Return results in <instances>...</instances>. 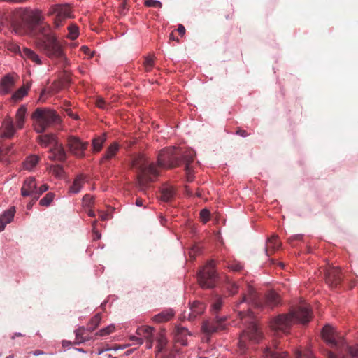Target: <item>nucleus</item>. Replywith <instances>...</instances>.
<instances>
[{
  "label": "nucleus",
  "instance_id": "34",
  "mask_svg": "<svg viewBox=\"0 0 358 358\" xmlns=\"http://www.w3.org/2000/svg\"><path fill=\"white\" fill-rule=\"evenodd\" d=\"M29 85L22 86L19 88L12 96V99L14 101L21 100L27 94L29 89Z\"/></svg>",
  "mask_w": 358,
  "mask_h": 358
},
{
  "label": "nucleus",
  "instance_id": "44",
  "mask_svg": "<svg viewBox=\"0 0 358 358\" xmlns=\"http://www.w3.org/2000/svg\"><path fill=\"white\" fill-rule=\"evenodd\" d=\"M48 189V185L46 184L42 185L38 188L36 187V192L34 196V201H36L39 196Z\"/></svg>",
  "mask_w": 358,
  "mask_h": 358
},
{
  "label": "nucleus",
  "instance_id": "54",
  "mask_svg": "<svg viewBox=\"0 0 358 358\" xmlns=\"http://www.w3.org/2000/svg\"><path fill=\"white\" fill-rule=\"evenodd\" d=\"M66 113L68 116L72 117L73 119L74 120H78V115L73 113V112L72 111V110L71 108H67L66 109Z\"/></svg>",
  "mask_w": 358,
  "mask_h": 358
},
{
  "label": "nucleus",
  "instance_id": "7",
  "mask_svg": "<svg viewBox=\"0 0 358 358\" xmlns=\"http://www.w3.org/2000/svg\"><path fill=\"white\" fill-rule=\"evenodd\" d=\"M34 120V129L37 133H43L45 129L54 124H57L61 120L53 110L37 108L32 114Z\"/></svg>",
  "mask_w": 358,
  "mask_h": 358
},
{
  "label": "nucleus",
  "instance_id": "57",
  "mask_svg": "<svg viewBox=\"0 0 358 358\" xmlns=\"http://www.w3.org/2000/svg\"><path fill=\"white\" fill-rule=\"evenodd\" d=\"M153 342H154L153 337L150 338V339L149 338L146 339L147 348H148V349L152 348L153 346Z\"/></svg>",
  "mask_w": 358,
  "mask_h": 358
},
{
  "label": "nucleus",
  "instance_id": "58",
  "mask_svg": "<svg viewBox=\"0 0 358 358\" xmlns=\"http://www.w3.org/2000/svg\"><path fill=\"white\" fill-rule=\"evenodd\" d=\"M96 224H97V220H94L93 222V231L96 234V238H100L101 237V234H99V232L96 230Z\"/></svg>",
  "mask_w": 358,
  "mask_h": 358
},
{
  "label": "nucleus",
  "instance_id": "26",
  "mask_svg": "<svg viewBox=\"0 0 358 358\" xmlns=\"http://www.w3.org/2000/svg\"><path fill=\"white\" fill-rule=\"evenodd\" d=\"M21 57L24 59H28L36 64H41V62L38 55L28 48H23L21 52Z\"/></svg>",
  "mask_w": 358,
  "mask_h": 358
},
{
  "label": "nucleus",
  "instance_id": "12",
  "mask_svg": "<svg viewBox=\"0 0 358 358\" xmlns=\"http://www.w3.org/2000/svg\"><path fill=\"white\" fill-rule=\"evenodd\" d=\"M224 317L218 318L216 316L215 319L203 322L201 327L203 332L206 334H211L220 329H223L224 328Z\"/></svg>",
  "mask_w": 358,
  "mask_h": 358
},
{
  "label": "nucleus",
  "instance_id": "59",
  "mask_svg": "<svg viewBox=\"0 0 358 358\" xmlns=\"http://www.w3.org/2000/svg\"><path fill=\"white\" fill-rule=\"evenodd\" d=\"M177 31L181 36H183L185 33V28L183 25L179 24Z\"/></svg>",
  "mask_w": 358,
  "mask_h": 358
},
{
  "label": "nucleus",
  "instance_id": "22",
  "mask_svg": "<svg viewBox=\"0 0 358 358\" xmlns=\"http://www.w3.org/2000/svg\"><path fill=\"white\" fill-rule=\"evenodd\" d=\"M157 350L156 352L158 354L162 352L166 346L167 338L165 334V330L162 329L157 334Z\"/></svg>",
  "mask_w": 358,
  "mask_h": 358
},
{
  "label": "nucleus",
  "instance_id": "33",
  "mask_svg": "<svg viewBox=\"0 0 358 358\" xmlns=\"http://www.w3.org/2000/svg\"><path fill=\"white\" fill-rule=\"evenodd\" d=\"M101 320V315L100 313L96 314L90 320V322L87 325V330L89 331H93L95 330L99 324H100Z\"/></svg>",
  "mask_w": 358,
  "mask_h": 358
},
{
  "label": "nucleus",
  "instance_id": "37",
  "mask_svg": "<svg viewBox=\"0 0 358 358\" xmlns=\"http://www.w3.org/2000/svg\"><path fill=\"white\" fill-rule=\"evenodd\" d=\"M143 65L145 71L147 72L150 71L155 66V60L153 56H148L145 58Z\"/></svg>",
  "mask_w": 358,
  "mask_h": 358
},
{
  "label": "nucleus",
  "instance_id": "40",
  "mask_svg": "<svg viewBox=\"0 0 358 358\" xmlns=\"http://www.w3.org/2000/svg\"><path fill=\"white\" fill-rule=\"evenodd\" d=\"M50 171L56 177H62L64 173L63 167L60 165H52L50 167Z\"/></svg>",
  "mask_w": 358,
  "mask_h": 358
},
{
  "label": "nucleus",
  "instance_id": "53",
  "mask_svg": "<svg viewBox=\"0 0 358 358\" xmlns=\"http://www.w3.org/2000/svg\"><path fill=\"white\" fill-rule=\"evenodd\" d=\"M327 358H346L344 355L336 354L332 351H327Z\"/></svg>",
  "mask_w": 358,
  "mask_h": 358
},
{
  "label": "nucleus",
  "instance_id": "48",
  "mask_svg": "<svg viewBox=\"0 0 358 358\" xmlns=\"http://www.w3.org/2000/svg\"><path fill=\"white\" fill-rule=\"evenodd\" d=\"M348 352L352 358H358V348L349 346L348 347Z\"/></svg>",
  "mask_w": 358,
  "mask_h": 358
},
{
  "label": "nucleus",
  "instance_id": "14",
  "mask_svg": "<svg viewBox=\"0 0 358 358\" xmlns=\"http://www.w3.org/2000/svg\"><path fill=\"white\" fill-rule=\"evenodd\" d=\"M206 309L205 305L198 301H194L190 304L189 309L188 311L185 310L183 316L185 318H187L189 321L194 320L199 315L203 313Z\"/></svg>",
  "mask_w": 358,
  "mask_h": 358
},
{
  "label": "nucleus",
  "instance_id": "31",
  "mask_svg": "<svg viewBox=\"0 0 358 358\" xmlns=\"http://www.w3.org/2000/svg\"><path fill=\"white\" fill-rule=\"evenodd\" d=\"M39 144L43 147H47L52 143L55 142V138L52 134L40 135L38 136Z\"/></svg>",
  "mask_w": 358,
  "mask_h": 358
},
{
  "label": "nucleus",
  "instance_id": "4",
  "mask_svg": "<svg viewBox=\"0 0 358 358\" xmlns=\"http://www.w3.org/2000/svg\"><path fill=\"white\" fill-rule=\"evenodd\" d=\"M238 315L245 327L240 335L238 348L241 353H245L249 344L257 343L262 339L263 334L251 311L239 310Z\"/></svg>",
  "mask_w": 358,
  "mask_h": 358
},
{
  "label": "nucleus",
  "instance_id": "8",
  "mask_svg": "<svg viewBox=\"0 0 358 358\" xmlns=\"http://www.w3.org/2000/svg\"><path fill=\"white\" fill-rule=\"evenodd\" d=\"M213 260L208 262L198 273V282L202 288H213L217 278Z\"/></svg>",
  "mask_w": 358,
  "mask_h": 358
},
{
  "label": "nucleus",
  "instance_id": "28",
  "mask_svg": "<svg viewBox=\"0 0 358 358\" xmlns=\"http://www.w3.org/2000/svg\"><path fill=\"white\" fill-rule=\"evenodd\" d=\"M155 329L150 326H142L137 329L136 334L145 340L148 338H150L154 336Z\"/></svg>",
  "mask_w": 358,
  "mask_h": 358
},
{
  "label": "nucleus",
  "instance_id": "46",
  "mask_svg": "<svg viewBox=\"0 0 358 358\" xmlns=\"http://www.w3.org/2000/svg\"><path fill=\"white\" fill-rule=\"evenodd\" d=\"M145 6L147 7L162 8V4L160 1L157 0H145Z\"/></svg>",
  "mask_w": 358,
  "mask_h": 358
},
{
  "label": "nucleus",
  "instance_id": "27",
  "mask_svg": "<svg viewBox=\"0 0 358 358\" xmlns=\"http://www.w3.org/2000/svg\"><path fill=\"white\" fill-rule=\"evenodd\" d=\"M13 145H2L0 147V162H3L5 164H8L10 162L9 159L7 157L11 155L13 153Z\"/></svg>",
  "mask_w": 358,
  "mask_h": 358
},
{
  "label": "nucleus",
  "instance_id": "23",
  "mask_svg": "<svg viewBox=\"0 0 358 358\" xmlns=\"http://www.w3.org/2000/svg\"><path fill=\"white\" fill-rule=\"evenodd\" d=\"M14 85L13 78L7 75L1 80L0 84V93L2 94H8Z\"/></svg>",
  "mask_w": 358,
  "mask_h": 358
},
{
  "label": "nucleus",
  "instance_id": "61",
  "mask_svg": "<svg viewBox=\"0 0 358 358\" xmlns=\"http://www.w3.org/2000/svg\"><path fill=\"white\" fill-rule=\"evenodd\" d=\"M302 238V236L300 234L296 235L292 238H290L289 240V241H292V240H301Z\"/></svg>",
  "mask_w": 358,
  "mask_h": 358
},
{
  "label": "nucleus",
  "instance_id": "41",
  "mask_svg": "<svg viewBox=\"0 0 358 358\" xmlns=\"http://www.w3.org/2000/svg\"><path fill=\"white\" fill-rule=\"evenodd\" d=\"M69 38L71 40L76 39L78 36V27L75 24H71L68 27Z\"/></svg>",
  "mask_w": 358,
  "mask_h": 358
},
{
  "label": "nucleus",
  "instance_id": "64",
  "mask_svg": "<svg viewBox=\"0 0 358 358\" xmlns=\"http://www.w3.org/2000/svg\"><path fill=\"white\" fill-rule=\"evenodd\" d=\"M87 215L90 217H95V213H94V211L92 210H89L87 212Z\"/></svg>",
  "mask_w": 358,
  "mask_h": 358
},
{
  "label": "nucleus",
  "instance_id": "30",
  "mask_svg": "<svg viewBox=\"0 0 358 358\" xmlns=\"http://www.w3.org/2000/svg\"><path fill=\"white\" fill-rule=\"evenodd\" d=\"M176 190L173 187H166L161 191V199L164 201H170L175 196Z\"/></svg>",
  "mask_w": 358,
  "mask_h": 358
},
{
  "label": "nucleus",
  "instance_id": "10",
  "mask_svg": "<svg viewBox=\"0 0 358 358\" xmlns=\"http://www.w3.org/2000/svg\"><path fill=\"white\" fill-rule=\"evenodd\" d=\"M55 15L54 25L56 28L62 24V22L71 17V9L68 5H52L48 11V15Z\"/></svg>",
  "mask_w": 358,
  "mask_h": 358
},
{
  "label": "nucleus",
  "instance_id": "18",
  "mask_svg": "<svg viewBox=\"0 0 358 358\" xmlns=\"http://www.w3.org/2000/svg\"><path fill=\"white\" fill-rule=\"evenodd\" d=\"M49 158L51 160L64 162L66 159V153L63 145L56 143L54 148L50 150Z\"/></svg>",
  "mask_w": 358,
  "mask_h": 358
},
{
  "label": "nucleus",
  "instance_id": "19",
  "mask_svg": "<svg viewBox=\"0 0 358 358\" xmlns=\"http://www.w3.org/2000/svg\"><path fill=\"white\" fill-rule=\"evenodd\" d=\"M281 245V243L278 240L277 236H272L268 238L266 245V253L267 256L272 255L276 250H278Z\"/></svg>",
  "mask_w": 358,
  "mask_h": 358
},
{
  "label": "nucleus",
  "instance_id": "47",
  "mask_svg": "<svg viewBox=\"0 0 358 358\" xmlns=\"http://www.w3.org/2000/svg\"><path fill=\"white\" fill-rule=\"evenodd\" d=\"M96 105L98 108H101V109L108 110L109 108V104H108L106 102V101L101 97H98L96 99Z\"/></svg>",
  "mask_w": 358,
  "mask_h": 358
},
{
  "label": "nucleus",
  "instance_id": "24",
  "mask_svg": "<svg viewBox=\"0 0 358 358\" xmlns=\"http://www.w3.org/2000/svg\"><path fill=\"white\" fill-rule=\"evenodd\" d=\"M85 182V176L83 174L78 175L73 180L69 187V192L73 194L78 193Z\"/></svg>",
  "mask_w": 358,
  "mask_h": 358
},
{
  "label": "nucleus",
  "instance_id": "2",
  "mask_svg": "<svg viewBox=\"0 0 358 358\" xmlns=\"http://www.w3.org/2000/svg\"><path fill=\"white\" fill-rule=\"evenodd\" d=\"M312 317V310L306 303H302L292 307L288 313L280 314L273 318L271 322V328L276 334H287L294 324H307Z\"/></svg>",
  "mask_w": 358,
  "mask_h": 358
},
{
  "label": "nucleus",
  "instance_id": "17",
  "mask_svg": "<svg viewBox=\"0 0 358 358\" xmlns=\"http://www.w3.org/2000/svg\"><path fill=\"white\" fill-rule=\"evenodd\" d=\"M37 184L34 177L27 178L22 186L21 194L22 196H31L34 199L36 192Z\"/></svg>",
  "mask_w": 358,
  "mask_h": 358
},
{
  "label": "nucleus",
  "instance_id": "9",
  "mask_svg": "<svg viewBox=\"0 0 358 358\" xmlns=\"http://www.w3.org/2000/svg\"><path fill=\"white\" fill-rule=\"evenodd\" d=\"M323 340L331 348L340 350L345 345L344 337L331 326L327 324L322 330Z\"/></svg>",
  "mask_w": 358,
  "mask_h": 358
},
{
  "label": "nucleus",
  "instance_id": "63",
  "mask_svg": "<svg viewBox=\"0 0 358 358\" xmlns=\"http://www.w3.org/2000/svg\"><path fill=\"white\" fill-rule=\"evenodd\" d=\"M169 40L170 41H176L177 42L179 41V40L175 37L173 32H171L170 34Z\"/></svg>",
  "mask_w": 358,
  "mask_h": 358
},
{
  "label": "nucleus",
  "instance_id": "32",
  "mask_svg": "<svg viewBox=\"0 0 358 358\" xmlns=\"http://www.w3.org/2000/svg\"><path fill=\"white\" fill-rule=\"evenodd\" d=\"M106 134H103L100 136H98V137L94 138V140L92 141L94 152H99L102 149L103 144L106 141Z\"/></svg>",
  "mask_w": 358,
  "mask_h": 358
},
{
  "label": "nucleus",
  "instance_id": "43",
  "mask_svg": "<svg viewBox=\"0 0 358 358\" xmlns=\"http://www.w3.org/2000/svg\"><path fill=\"white\" fill-rule=\"evenodd\" d=\"M228 268L235 272H240L243 269V265L236 261L228 264Z\"/></svg>",
  "mask_w": 358,
  "mask_h": 358
},
{
  "label": "nucleus",
  "instance_id": "35",
  "mask_svg": "<svg viewBox=\"0 0 358 358\" xmlns=\"http://www.w3.org/2000/svg\"><path fill=\"white\" fill-rule=\"evenodd\" d=\"M38 157L36 155H31L26 159L24 162V167L27 170H31L38 162Z\"/></svg>",
  "mask_w": 358,
  "mask_h": 358
},
{
  "label": "nucleus",
  "instance_id": "49",
  "mask_svg": "<svg viewBox=\"0 0 358 358\" xmlns=\"http://www.w3.org/2000/svg\"><path fill=\"white\" fill-rule=\"evenodd\" d=\"M200 216L203 222H206L210 218V212L207 209H203L200 212Z\"/></svg>",
  "mask_w": 358,
  "mask_h": 358
},
{
  "label": "nucleus",
  "instance_id": "3",
  "mask_svg": "<svg viewBox=\"0 0 358 358\" xmlns=\"http://www.w3.org/2000/svg\"><path fill=\"white\" fill-rule=\"evenodd\" d=\"M37 45L50 58L59 59L66 61L62 47L56 36L52 33L50 27L43 24L37 26Z\"/></svg>",
  "mask_w": 358,
  "mask_h": 358
},
{
  "label": "nucleus",
  "instance_id": "36",
  "mask_svg": "<svg viewBox=\"0 0 358 358\" xmlns=\"http://www.w3.org/2000/svg\"><path fill=\"white\" fill-rule=\"evenodd\" d=\"M313 352L308 348L297 349L294 352V358H312Z\"/></svg>",
  "mask_w": 358,
  "mask_h": 358
},
{
  "label": "nucleus",
  "instance_id": "25",
  "mask_svg": "<svg viewBox=\"0 0 358 358\" xmlns=\"http://www.w3.org/2000/svg\"><path fill=\"white\" fill-rule=\"evenodd\" d=\"M27 113V108L25 106H21L17 110L15 115V122L17 129H21L24 127L25 117Z\"/></svg>",
  "mask_w": 358,
  "mask_h": 358
},
{
  "label": "nucleus",
  "instance_id": "29",
  "mask_svg": "<svg viewBox=\"0 0 358 358\" xmlns=\"http://www.w3.org/2000/svg\"><path fill=\"white\" fill-rule=\"evenodd\" d=\"M174 315L172 310H168L156 315L153 320L157 323L164 322L170 320Z\"/></svg>",
  "mask_w": 358,
  "mask_h": 358
},
{
  "label": "nucleus",
  "instance_id": "6",
  "mask_svg": "<svg viewBox=\"0 0 358 358\" xmlns=\"http://www.w3.org/2000/svg\"><path fill=\"white\" fill-rule=\"evenodd\" d=\"M20 21L13 23V31L17 34H24L33 31L43 20L41 10L22 8L18 11Z\"/></svg>",
  "mask_w": 358,
  "mask_h": 358
},
{
  "label": "nucleus",
  "instance_id": "16",
  "mask_svg": "<svg viewBox=\"0 0 358 358\" xmlns=\"http://www.w3.org/2000/svg\"><path fill=\"white\" fill-rule=\"evenodd\" d=\"M15 133V129L14 127L12 117H6L2 122L1 127H0V137L10 138L14 136Z\"/></svg>",
  "mask_w": 358,
  "mask_h": 358
},
{
  "label": "nucleus",
  "instance_id": "39",
  "mask_svg": "<svg viewBox=\"0 0 358 358\" xmlns=\"http://www.w3.org/2000/svg\"><path fill=\"white\" fill-rule=\"evenodd\" d=\"M54 198L55 194L48 192L43 198L40 200L39 204L42 206H48L53 201Z\"/></svg>",
  "mask_w": 358,
  "mask_h": 358
},
{
  "label": "nucleus",
  "instance_id": "51",
  "mask_svg": "<svg viewBox=\"0 0 358 358\" xmlns=\"http://www.w3.org/2000/svg\"><path fill=\"white\" fill-rule=\"evenodd\" d=\"M93 197L89 194H85L83 198V202L85 206H90V204L93 202Z\"/></svg>",
  "mask_w": 358,
  "mask_h": 358
},
{
  "label": "nucleus",
  "instance_id": "50",
  "mask_svg": "<svg viewBox=\"0 0 358 358\" xmlns=\"http://www.w3.org/2000/svg\"><path fill=\"white\" fill-rule=\"evenodd\" d=\"M227 289L231 294H234L238 292V285L234 282H230L227 285Z\"/></svg>",
  "mask_w": 358,
  "mask_h": 358
},
{
  "label": "nucleus",
  "instance_id": "45",
  "mask_svg": "<svg viewBox=\"0 0 358 358\" xmlns=\"http://www.w3.org/2000/svg\"><path fill=\"white\" fill-rule=\"evenodd\" d=\"M222 306V301L220 297H217L212 305L213 311L214 313H217Z\"/></svg>",
  "mask_w": 358,
  "mask_h": 358
},
{
  "label": "nucleus",
  "instance_id": "62",
  "mask_svg": "<svg viewBox=\"0 0 358 358\" xmlns=\"http://www.w3.org/2000/svg\"><path fill=\"white\" fill-rule=\"evenodd\" d=\"M108 215L107 213H101L100 217L102 220H106L108 219Z\"/></svg>",
  "mask_w": 358,
  "mask_h": 358
},
{
  "label": "nucleus",
  "instance_id": "13",
  "mask_svg": "<svg viewBox=\"0 0 358 358\" xmlns=\"http://www.w3.org/2000/svg\"><path fill=\"white\" fill-rule=\"evenodd\" d=\"M265 358H287L288 355L285 351H282L279 346V342L273 340L270 346L266 347L264 351Z\"/></svg>",
  "mask_w": 358,
  "mask_h": 358
},
{
  "label": "nucleus",
  "instance_id": "42",
  "mask_svg": "<svg viewBox=\"0 0 358 358\" xmlns=\"http://www.w3.org/2000/svg\"><path fill=\"white\" fill-rule=\"evenodd\" d=\"M115 330V326L113 324L108 325V327L103 328L101 329L99 332L96 334V335L100 336H106L107 335L113 333Z\"/></svg>",
  "mask_w": 358,
  "mask_h": 358
},
{
  "label": "nucleus",
  "instance_id": "21",
  "mask_svg": "<svg viewBox=\"0 0 358 358\" xmlns=\"http://www.w3.org/2000/svg\"><path fill=\"white\" fill-rule=\"evenodd\" d=\"M15 213V207H12L0 216V232L5 229L7 224L12 222Z\"/></svg>",
  "mask_w": 358,
  "mask_h": 358
},
{
  "label": "nucleus",
  "instance_id": "38",
  "mask_svg": "<svg viewBox=\"0 0 358 358\" xmlns=\"http://www.w3.org/2000/svg\"><path fill=\"white\" fill-rule=\"evenodd\" d=\"M85 329L83 327H79L75 331L76 334V343H81L85 341L87 339L84 337Z\"/></svg>",
  "mask_w": 358,
  "mask_h": 358
},
{
  "label": "nucleus",
  "instance_id": "20",
  "mask_svg": "<svg viewBox=\"0 0 358 358\" xmlns=\"http://www.w3.org/2000/svg\"><path fill=\"white\" fill-rule=\"evenodd\" d=\"M120 145L117 143L113 142L106 149V152L103 157L101 159L100 162L104 164L106 162L113 159L118 152Z\"/></svg>",
  "mask_w": 358,
  "mask_h": 358
},
{
  "label": "nucleus",
  "instance_id": "56",
  "mask_svg": "<svg viewBox=\"0 0 358 358\" xmlns=\"http://www.w3.org/2000/svg\"><path fill=\"white\" fill-rule=\"evenodd\" d=\"M236 134H238L241 136H243V137H245L249 135L248 133L245 130L241 129H239L236 131Z\"/></svg>",
  "mask_w": 358,
  "mask_h": 358
},
{
  "label": "nucleus",
  "instance_id": "55",
  "mask_svg": "<svg viewBox=\"0 0 358 358\" xmlns=\"http://www.w3.org/2000/svg\"><path fill=\"white\" fill-rule=\"evenodd\" d=\"M80 50L85 55H91V51L90 50V48L85 45H83L81 48H80Z\"/></svg>",
  "mask_w": 358,
  "mask_h": 358
},
{
  "label": "nucleus",
  "instance_id": "1",
  "mask_svg": "<svg viewBox=\"0 0 358 358\" xmlns=\"http://www.w3.org/2000/svg\"><path fill=\"white\" fill-rule=\"evenodd\" d=\"M195 152L192 149L180 152L176 148L162 149L157 157V164L150 162L143 155H138L132 159L131 168L137 173L139 186L143 188L159 174L158 168L171 169L185 163V171L189 182L193 180V173L191 163L194 161Z\"/></svg>",
  "mask_w": 358,
  "mask_h": 358
},
{
  "label": "nucleus",
  "instance_id": "52",
  "mask_svg": "<svg viewBox=\"0 0 358 358\" xmlns=\"http://www.w3.org/2000/svg\"><path fill=\"white\" fill-rule=\"evenodd\" d=\"M8 50H10L13 52L18 53L21 55L22 50L20 49V46L16 44H10L8 46Z\"/></svg>",
  "mask_w": 358,
  "mask_h": 358
},
{
  "label": "nucleus",
  "instance_id": "15",
  "mask_svg": "<svg viewBox=\"0 0 358 358\" xmlns=\"http://www.w3.org/2000/svg\"><path fill=\"white\" fill-rule=\"evenodd\" d=\"M326 282L331 287H335L341 282L342 278L338 268L333 267L327 270Z\"/></svg>",
  "mask_w": 358,
  "mask_h": 358
},
{
  "label": "nucleus",
  "instance_id": "5",
  "mask_svg": "<svg viewBox=\"0 0 358 358\" xmlns=\"http://www.w3.org/2000/svg\"><path fill=\"white\" fill-rule=\"evenodd\" d=\"M281 301L280 295L275 292L271 290L265 294L263 297H260L257 292L250 285H248V293L243 294L241 299L237 302L236 307L239 308V306L245 303L247 305L251 304L257 308H262L263 307L273 308L278 305Z\"/></svg>",
  "mask_w": 358,
  "mask_h": 358
},
{
  "label": "nucleus",
  "instance_id": "11",
  "mask_svg": "<svg viewBox=\"0 0 358 358\" xmlns=\"http://www.w3.org/2000/svg\"><path fill=\"white\" fill-rule=\"evenodd\" d=\"M66 146L69 151L74 156L82 158L85 157V152L88 146V142H83L76 136H69Z\"/></svg>",
  "mask_w": 358,
  "mask_h": 358
},
{
  "label": "nucleus",
  "instance_id": "60",
  "mask_svg": "<svg viewBox=\"0 0 358 358\" xmlns=\"http://www.w3.org/2000/svg\"><path fill=\"white\" fill-rule=\"evenodd\" d=\"M136 205L137 206H142L143 205V201L142 199L138 198L136 200Z\"/></svg>",
  "mask_w": 358,
  "mask_h": 358
}]
</instances>
